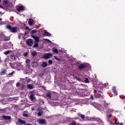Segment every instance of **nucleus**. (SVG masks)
Segmentation results:
<instances>
[{
	"label": "nucleus",
	"instance_id": "1",
	"mask_svg": "<svg viewBox=\"0 0 125 125\" xmlns=\"http://www.w3.org/2000/svg\"><path fill=\"white\" fill-rule=\"evenodd\" d=\"M110 104H104V110L105 111L107 118H112V113L115 112V110L110 108Z\"/></svg>",
	"mask_w": 125,
	"mask_h": 125
},
{
	"label": "nucleus",
	"instance_id": "2",
	"mask_svg": "<svg viewBox=\"0 0 125 125\" xmlns=\"http://www.w3.org/2000/svg\"><path fill=\"white\" fill-rule=\"evenodd\" d=\"M6 28L8 29V30H9L11 33H14L17 32V29H18V27H17V26L12 27V26L10 25H6Z\"/></svg>",
	"mask_w": 125,
	"mask_h": 125
},
{
	"label": "nucleus",
	"instance_id": "3",
	"mask_svg": "<svg viewBox=\"0 0 125 125\" xmlns=\"http://www.w3.org/2000/svg\"><path fill=\"white\" fill-rule=\"evenodd\" d=\"M29 94V98L31 101H34L36 98L35 97V95H36V91H35V90L32 91L30 92Z\"/></svg>",
	"mask_w": 125,
	"mask_h": 125
},
{
	"label": "nucleus",
	"instance_id": "4",
	"mask_svg": "<svg viewBox=\"0 0 125 125\" xmlns=\"http://www.w3.org/2000/svg\"><path fill=\"white\" fill-rule=\"evenodd\" d=\"M78 70H83V69H85L86 68V64L84 63H81L79 64L78 66Z\"/></svg>",
	"mask_w": 125,
	"mask_h": 125
},
{
	"label": "nucleus",
	"instance_id": "5",
	"mask_svg": "<svg viewBox=\"0 0 125 125\" xmlns=\"http://www.w3.org/2000/svg\"><path fill=\"white\" fill-rule=\"evenodd\" d=\"M51 56H52V54H51V53H46V54H45L43 56V58L44 59H49V58H50V57H51Z\"/></svg>",
	"mask_w": 125,
	"mask_h": 125
},
{
	"label": "nucleus",
	"instance_id": "6",
	"mask_svg": "<svg viewBox=\"0 0 125 125\" xmlns=\"http://www.w3.org/2000/svg\"><path fill=\"white\" fill-rule=\"evenodd\" d=\"M97 80L96 79V76H93L89 78V81L94 84V83L96 82Z\"/></svg>",
	"mask_w": 125,
	"mask_h": 125
},
{
	"label": "nucleus",
	"instance_id": "7",
	"mask_svg": "<svg viewBox=\"0 0 125 125\" xmlns=\"http://www.w3.org/2000/svg\"><path fill=\"white\" fill-rule=\"evenodd\" d=\"M20 63L19 62H14L12 64V68L15 69V68H17Z\"/></svg>",
	"mask_w": 125,
	"mask_h": 125
},
{
	"label": "nucleus",
	"instance_id": "8",
	"mask_svg": "<svg viewBox=\"0 0 125 125\" xmlns=\"http://www.w3.org/2000/svg\"><path fill=\"white\" fill-rule=\"evenodd\" d=\"M31 37L35 40V42H40V37L34 35H31Z\"/></svg>",
	"mask_w": 125,
	"mask_h": 125
},
{
	"label": "nucleus",
	"instance_id": "9",
	"mask_svg": "<svg viewBox=\"0 0 125 125\" xmlns=\"http://www.w3.org/2000/svg\"><path fill=\"white\" fill-rule=\"evenodd\" d=\"M38 122L40 125H43V124H45L46 123V120L43 119H40L38 120Z\"/></svg>",
	"mask_w": 125,
	"mask_h": 125
},
{
	"label": "nucleus",
	"instance_id": "10",
	"mask_svg": "<svg viewBox=\"0 0 125 125\" xmlns=\"http://www.w3.org/2000/svg\"><path fill=\"white\" fill-rule=\"evenodd\" d=\"M32 67H34V68H37V67L39 66V63L37 62H33L31 63Z\"/></svg>",
	"mask_w": 125,
	"mask_h": 125
},
{
	"label": "nucleus",
	"instance_id": "11",
	"mask_svg": "<svg viewBox=\"0 0 125 125\" xmlns=\"http://www.w3.org/2000/svg\"><path fill=\"white\" fill-rule=\"evenodd\" d=\"M26 43L27 45L31 46L33 45V40L32 39H28Z\"/></svg>",
	"mask_w": 125,
	"mask_h": 125
},
{
	"label": "nucleus",
	"instance_id": "12",
	"mask_svg": "<svg viewBox=\"0 0 125 125\" xmlns=\"http://www.w3.org/2000/svg\"><path fill=\"white\" fill-rule=\"evenodd\" d=\"M18 12H20L21 10H24V7L23 6H20L17 9Z\"/></svg>",
	"mask_w": 125,
	"mask_h": 125
},
{
	"label": "nucleus",
	"instance_id": "13",
	"mask_svg": "<svg viewBox=\"0 0 125 125\" xmlns=\"http://www.w3.org/2000/svg\"><path fill=\"white\" fill-rule=\"evenodd\" d=\"M44 36H46V37H50L51 36V34L46 31V30H44Z\"/></svg>",
	"mask_w": 125,
	"mask_h": 125
},
{
	"label": "nucleus",
	"instance_id": "14",
	"mask_svg": "<svg viewBox=\"0 0 125 125\" xmlns=\"http://www.w3.org/2000/svg\"><path fill=\"white\" fill-rule=\"evenodd\" d=\"M18 123H19V124H21V125H25V121H23L21 119H18Z\"/></svg>",
	"mask_w": 125,
	"mask_h": 125
},
{
	"label": "nucleus",
	"instance_id": "15",
	"mask_svg": "<svg viewBox=\"0 0 125 125\" xmlns=\"http://www.w3.org/2000/svg\"><path fill=\"white\" fill-rule=\"evenodd\" d=\"M2 117L4 120H10L11 119V117L5 115H3Z\"/></svg>",
	"mask_w": 125,
	"mask_h": 125
},
{
	"label": "nucleus",
	"instance_id": "16",
	"mask_svg": "<svg viewBox=\"0 0 125 125\" xmlns=\"http://www.w3.org/2000/svg\"><path fill=\"white\" fill-rule=\"evenodd\" d=\"M33 23H34V20L33 19H29L28 21V24L30 26H33Z\"/></svg>",
	"mask_w": 125,
	"mask_h": 125
},
{
	"label": "nucleus",
	"instance_id": "17",
	"mask_svg": "<svg viewBox=\"0 0 125 125\" xmlns=\"http://www.w3.org/2000/svg\"><path fill=\"white\" fill-rule=\"evenodd\" d=\"M37 54H38V53L36 51H33L31 52V56L32 57H36V56H37Z\"/></svg>",
	"mask_w": 125,
	"mask_h": 125
},
{
	"label": "nucleus",
	"instance_id": "18",
	"mask_svg": "<svg viewBox=\"0 0 125 125\" xmlns=\"http://www.w3.org/2000/svg\"><path fill=\"white\" fill-rule=\"evenodd\" d=\"M27 88L28 89H33V88H34V86H33V84H29L27 85Z\"/></svg>",
	"mask_w": 125,
	"mask_h": 125
},
{
	"label": "nucleus",
	"instance_id": "19",
	"mask_svg": "<svg viewBox=\"0 0 125 125\" xmlns=\"http://www.w3.org/2000/svg\"><path fill=\"white\" fill-rule=\"evenodd\" d=\"M42 67L43 68H45L46 67H47V62H43L42 64Z\"/></svg>",
	"mask_w": 125,
	"mask_h": 125
},
{
	"label": "nucleus",
	"instance_id": "20",
	"mask_svg": "<svg viewBox=\"0 0 125 125\" xmlns=\"http://www.w3.org/2000/svg\"><path fill=\"white\" fill-rule=\"evenodd\" d=\"M74 79L79 82H83V79L80 77H78L77 76H75Z\"/></svg>",
	"mask_w": 125,
	"mask_h": 125
},
{
	"label": "nucleus",
	"instance_id": "21",
	"mask_svg": "<svg viewBox=\"0 0 125 125\" xmlns=\"http://www.w3.org/2000/svg\"><path fill=\"white\" fill-rule=\"evenodd\" d=\"M52 51H53V52H54L55 53H58V50L56 48L53 47L52 48Z\"/></svg>",
	"mask_w": 125,
	"mask_h": 125
},
{
	"label": "nucleus",
	"instance_id": "22",
	"mask_svg": "<svg viewBox=\"0 0 125 125\" xmlns=\"http://www.w3.org/2000/svg\"><path fill=\"white\" fill-rule=\"evenodd\" d=\"M46 97H48V98H51V93L50 92H48L46 94Z\"/></svg>",
	"mask_w": 125,
	"mask_h": 125
},
{
	"label": "nucleus",
	"instance_id": "23",
	"mask_svg": "<svg viewBox=\"0 0 125 125\" xmlns=\"http://www.w3.org/2000/svg\"><path fill=\"white\" fill-rule=\"evenodd\" d=\"M112 91L114 93L115 95H117L118 94V92H117V90H116V88H113L112 89Z\"/></svg>",
	"mask_w": 125,
	"mask_h": 125
},
{
	"label": "nucleus",
	"instance_id": "24",
	"mask_svg": "<svg viewBox=\"0 0 125 125\" xmlns=\"http://www.w3.org/2000/svg\"><path fill=\"white\" fill-rule=\"evenodd\" d=\"M3 4L6 5V4H8V0H4L3 1Z\"/></svg>",
	"mask_w": 125,
	"mask_h": 125
},
{
	"label": "nucleus",
	"instance_id": "25",
	"mask_svg": "<svg viewBox=\"0 0 125 125\" xmlns=\"http://www.w3.org/2000/svg\"><path fill=\"white\" fill-rule=\"evenodd\" d=\"M79 117H81V118L83 119H85V116L83 115V114H79Z\"/></svg>",
	"mask_w": 125,
	"mask_h": 125
},
{
	"label": "nucleus",
	"instance_id": "26",
	"mask_svg": "<svg viewBox=\"0 0 125 125\" xmlns=\"http://www.w3.org/2000/svg\"><path fill=\"white\" fill-rule=\"evenodd\" d=\"M5 73H6V70L1 71L0 72V76H3V75H4Z\"/></svg>",
	"mask_w": 125,
	"mask_h": 125
},
{
	"label": "nucleus",
	"instance_id": "27",
	"mask_svg": "<svg viewBox=\"0 0 125 125\" xmlns=\"http://www.w3.org/2000/svg\"><path fill=\"white\" fill-rule=\"evenodd\" d=\"M84 82L86 83H89V80H88V79L87 78H85L84 79Z\"/></svg>",
	"mask_w": 125,
	"mask_h": 125
},
{
	"label": "nucleus",
	"instance_id": "28",
	"mask_svg": "<svg viewBox=\"0 0 125 125\" xmlns=\"http://www.w3.org/2000/svg\"><path fill=\"white\" fill-rule=\"evenodd\" d=\"M37 32H38V30H37L36 29L32 30L31 31V34H35V33H37Z\"/></svg>",
	"mask_w": 125,
	"mask_h": 125
},
{
	"label": "nucleus",
	"instance_id": "29",
	"mask_svg": "<svg viewBox=\"0 0 125 125\" xmlns=\"http://www.w3.org/2000/svg\"><path fill=\"white\" fill-rule=\"evenodd\" d=\"M10 39V38H9V37H5L4 38V40L5 41H9Z\"/></svg>",
	"mask_w": 125,
	"mask_h": 125
},
{
	"label": "nucleus",
	"instance_id": "30",
	"mask_svg": "<svg viewBox=\"0 0 125 125\" xmlns=\"http://www.w3.org/2000/svg\"><path fill=\"white\" fill-rule=\"evenodd\" d=\"M117 122H118V119H115V125H122V124H123V123H121V124H120L119 123H117Z\"/></svg>",
	"mask_w": 125,
	"mask_h": 125
},
{
	"label": "nucleus",
	"instance_id": "31",
	"mask_svg": "<svg viewBox=\"0 0 125 125\" xmlns=\"http://www.w3.org/2000/svg\"><path fill=\"white\" fill-rule=\"evenodd\" d=\"M120 98H121V99H123L124 102H125V96H124V95L120 96Z\"/></svg>",
	"mask_w": 125,
	"mask_h": 125
},
{
	"label": "nucleus",
	"instance_id": "32",
	"mask_svg": "<svg viewBox=\"0 0 125 125\" xmlns=\"http://www.w3.org/2000/svg\"><path fill=\"white\" fill-rule=\"evenodd\" d=\"M39 47V43H35L34 45H33V47Z\"/></svg>",
	"mask_w": 125,
	"mask_h": 125
},
{
	"label": "nucleus",
	"instance_id": "33",
	"mask_svg": "<svg viewBox=\"0 0 125 125\" xmlns=\"http://www.w3.org/2000/svg\"><path fill=\"white\" fill-rule=\"evenodd\" d=\"M4 54H5V55H7V54H9V53H10V51L7 50V51L4 52Z\"/></svg>",
	"mask_w": 125,
	"mask_h": 125
},
{
	"label": "nucleus",
	"instance_id": "34",
	"mask_svg": "<svg viewBox=\"0 0 125 125\" xmlns=\"http://www.w3.org/2000/svg\"><path fill=\"white\" fill-rule=\"evenodd\" d=\"M10 58H11V59H12V60H15V56L11 55Z\"/></svg>",
	"mask_w": 125,
	"mask_h": 125
},
{
	"label": "nucleus",
	"instance_id": "35",
	"mask_svg": "<svg viewBox=\"0 0 125 125\" xmlns=\"http://www.w3.org/2000/svg\"><path fill=\"white\" fill-rule=\"evenodd\" d=\"M92 121H97V122H98V121H99V119H98V118H92Z\"/></svg>",
	"mask_w": 125,
	"mask_h": 125
},
{
	"label": "nucleus",
	"instance_id": "36",
	"mask_svg": "<svg viewBox=\"0 0 125 125\" xmlns=\"http://www.w3.org/2000/svg\"><path fill=\"white\" fill-rule=\"evenodd\" d=\"M48 62L49 65H51V64H52V60H49Z\"/></svg>",
	"mask_w": 125,
	"mask_h": 125
},
{
	"label": "nucleus",
	"instance_id": "37",
	"mask_svg": "<svg viewBox=\"0 0 125 125\" xmlns=\"http://www.w3.org/2000/svg\"><path fill=\"white\" fill-rule=\"evenodd\" d=\"M18 86H20V83L18 82L17 83H16V87H18Z\"/></svg>",
	"mask_w": 125,
	"mask_h": 125
},
{
	"label": "nucleus",
	"instance_id": "38",
	"mask_svg": "<svg viewBox=\"0 0 125 125\" xmlns=\"http://www.w3.org/2000/svg\"><path fill=\"white\" fill-rule=\"evenodd\" d=\"M38 116H39V117H41V116H42V112H38Z\"/></svg>",
	"mask_w": 125,
	"mask_h": 125
},
{
	"label": "nucleus",
	"instance_id": "39",
	"mask_svg": "<svg viewBox=\"0 0 125 125\" xmlns=\"http://www.w3.org/2000/svg\"><path fill=\"white\" fill-rule=\"evenodd\" d=\"M23 116V117H29V115L28 114H24Z\"/></svg>",
	"mask_w": 125,
	"mask_h": 125
},
{
	"label": "nucleus",
	"instance_id": "40",
	"mask_svg": "<svg viewBox=\"0 0 125 125\" xmlns=\"http://www.w3.org/2000/svg\"><path fill=\"white\" fill-rule=\"evenodd\" d=\"M24 56H25V57H26V56H28V53L27 52L24 53Z\"/></svg>",
	"mask_w": 125,
	"mask_h": 125
},
{
	"label": "nucleus",
	"instance_id": "41",
	"mask_svg": "<svg viewBox=\"0 0 125 125\" xmlns=\"http://www.w3.org/2000/svg\"><path fill=\"white\" fill-rule=\"evenodd\" d=\"M55 58L56 60H58V61H60V60H61L60 59H59L56 57H55Z\"/></svg>",
	"mask_w": 125,
	"mask_h": 125
},
{
	"label": "nucleus",
	"instance_id": "42",
	"mask_svg": "<svg viewBox=\"0 0 125 125\" xmlns=\"http://www.w3.org/2000/svg\"><path fill=\"white\" fill-rule=\"evenodd\" d=\"M30 60L29 59H27L26 60V63H30Z\"/></svg>",
	"mask_w": 125,
	"mask_h": 125
},
{
	"label": "nucleus",
	"instance_id": "43",
	"mask_svg": "<svg viewBox=\"0 0 125 125\" xmlns=\"http://www.w3.org/2000/svg\"><path fill=\"white\" fill-rule=\"evenodd\" d=\"M13 74H14L13 72H12L9 73L8 75L9 76H12V75H13Z\"/></svg>",
	"mask_w": 125,
	"mask_h": 125
},
{
	"label": "nucleus",
	"instance_id": "44",
	"mask_svg": "<svg viewBox=\"0 0 125 125\" xmlns=\"http://www.w3.org/2000/svg\"><path fill=\"white\" fill-rule=\"evenodd\" d=\"M25 29H26V30H28V31H31V29H29V27H28V26H26V27H25Z\"/></svg>",
	"mask_w": 125,
	"mask_h": 125
},
{
	"label": "nucleus",
	"instance_id": "45",
	"mask_svg": "<svg viewBox=\"0 0 125 125\" xmlns=\"http://www.w3.org/2000/svg\"><path fill=\"white\" fill-rule=\"evenodd\" d=\"M109 84L108 83H105L104 84V87H107V85H108Z\"/></svg>",
	"mask_w": 125,
	"mask_h": 125
},
{
	"label": "nucleus",
	"instance_id": "46",
	"mask_svg": "<svg viewBox=\"0 0 125 125\" xmlns=\"http://www.w3.org/2000/svg\"><path fill=\"white\" fill-rule=\"evenodd\" d=\"M0 23L1 25H3V24H4V21H0Z\"/></svg>",
	"mask_w": 125,
	"mask_h": 125
},
{
	"label": "nucleus",
	"instance_id": "47",
	"mask_svg": "<svg viewBox=\"0 0 125 125\" xmlns=\"http://www.w3.org/2000/svg\"><path fill=\"white\" fill-rule=\"evenodd\" d=\"M44 41H47V42H50V41H49V40L45 39H44Z\"/></svg>",
	"mask_w": 125,
	"mask_h": 125
},
{
	"label": "nucleus",
	"instance_id": "48",
	"mask_svg": "<svg viewBox=\"0 0 125 125\" xmlns=\"http://www.w3.org/2000/svg\"><path fill=\"white\" fill-rule=\"evenodd\" d=\"M21 88L23 89V88H24V85L22 84L21 85Z\"/></svg>",
	"mask_w": 125,
	"mask_h": 125
},
{
	"label": "nucleus",
	"instance_id": "49",
	"mask_svg": "<svg viewBox=\"0 0 125 125\" xmlns=\"http://www.w3.org/2000/svg\"><path fill=\"white\" fill-rule=\"evenodd\" d=\"M0 8H3V7H2V6L0 5Z\"/></svg>",
	"mask_w": 125,
	"mask_h": 125
},
{
	"label": "nucleus",
	"instance_id": "50",
	"mask_svg": "<svg viewBox=\"0 0 125 125\" xmlns=\"http://www.w3.org/2000/svg\"><path fill=\"white\" fill-rule=\"evenodd\" d=\"M0 63H1V58L0 57Z\"/></svg>",
	"mask_w": 125,
	"mask_h": 125
},
{
	"label": "nucleus",
	"instance_id": "51",
	"mask_svg": "<svg viewBox=\"0 0 125 125\" xmlns=\"http://www.w3.org/2000/svg\"><path fill=\"white\" fill-rule=\"evenodd\" d=\"M91 99H93V97L91 95Z\"/></svg>",
	"mask_w": 125,
	"mask_h": 125
},
{
	"label": "nucleus",
	"instance_id": "52",
	"mask_svg": "<svg viewBox=\"0 0 125 125\" xmlns=\"http://www.w3.org/2000/svg\"><path fill=\"white\" fill-rule=\"evenodd\" d=\"M24 125H32V124H25Z\"/></svg>",
	"mask_w": 125,
	"mask_h": 125
},
{
	"label": "nucleus",
	"instance_id": "53",
	"mask_svg": "<svg viewBox=\"0 0 125 125\" xmlns=\"http://www.w3.org/2000/svg\"><path fill=\"white\" fill-rule=\"evenodd\" d=\"M30 82V79H28V80H27V83H29Z\"/></svg>",
	"mask_w": 125,
	"mask_h": 125
},
{
	"label": "nucleus",
	"instance_id": "54",
	"mask_svg": "<svg viewBox=\"0 0 125 125\" xmlns=\"http://www.w3.org/2000/svg\"><path fill=\"white\" fill-rule=\"evenodd\" d=\"M0 111H3V109H0Z\"/></svg>",
	"mask_w": 125,
	"mask_h": 125
},
{
	"label": "nucleus",
	"instance_id": "55",
	"mask_svg": "<svg viewBox=\"0 0 125 125\" xmlns=\"http://www.w3.org/2000/svg\"><path fill=\"white\" fill-rule=\"evenodd\" d=\"M101 95H98V97H100Z\"/></svg>",
	"mask_w": 125,
	"mask_h": 125
},
{
	"label": "nucleus",
	"instance_id": "56",
	"mask_svg": "<svg viewBox=\"0 0 125 125\" xmlns=\"http://www.w3.org/2000/svg\"><path fill=\"white\" fill-rule=\"evenodd\" d=\"M1 20H2V19H1V18H0V21H1Z\"/></svg>",
	"mask_w": 125,
	"mask_h": 125
},
{
	"label": "nucleus",
	"instance_id": "57",
	"mask_svg": "<svg viewBox=\"0 0 125 125\" xmlns=\"http://www.w3.org/2000/svg\"><path fill=\"white\" fill-rule=\"evenodd\" d=\"M25 35H27V33H25Z\"/></svg>",
	"mask_w": 125,
	"mask_h": 125
},
{
	"label": "nucleus",
	"instance_id": "58",
	"mask_svg": "<svg viewBox=\"0 0 125 125\" xmlns=\"http://www.w3.org/2000/svg\"><path fill=\"white\" fill-rule=\"evenodd\" d=\"M21 80H22L23 81H24V79H21Z\"/></svg>",
	"mask_w": 125,
	"mask_h": 125
},
{
	"label": "nucleus",
	"instance_id": "59",
	"mask_svg": "<svg viewBox=\"0 0 125 125\" xmlns=\"http://www.w3.org/2000/svg\"><path fill=\"white\" fill-rule=\"evenodd\" d=\"M32 110H34V108H32Z\"/></svg>",
	"mask_w": 125,
	"mask_h": 125
},
{
	"label": "nucleus",
	"instance_id": "60",
	"mask_svg": "<svg viewBox=\"0 0 125 125\" xmlns=\"http://www.w3.org/2000/svg\"><path fill=\"white\" fill-rule=\"evenodd\" d=\"M32 110H34V108H32Z\"/></svg>",
	"mask_w": 125,
	"mask_h": 125
},
{
	"label": "nucleus",
	"instance_id": "61",
	"mask_svg": "<svg viewBox=\"0 0 125 125\" xmlns=\"http://www.w3.org/2000/svg\"><path fill=\"white\" fill-rule=\"evenodd\" d=\"M121 125H123V124H121Z\"/></svg>",
	"mask_w": 125,
	"mask_h": 125
},
{
	"label": "nucleus",
	"instance_id": "62",
	"mask_svg": "<svg viewBox=\"0 0 125 125\" xmlns=\"http://www.w3.org/2000/svg\"><path fill=\"white\" fill-rule=\"evenodd\" d=\"M0 1H1V0H0Z\"/></svg>",
	"mask_w": 125,
	"mask_h": 125
},
{
	"label": "nucleus",
	"instance_id": "63",
	"mask_svg": "<svg viewBox=\"0 0 125 125\" xmlns=\"http://www.w3.org/2000/svg\"><path fill=\"white\" fill-rule=\"evenodd\" d=\"M99 92H100V91H99Z\"/></svg>",
	"mask_w": 125,
	"mask_h": 125
}]
</instances>
